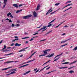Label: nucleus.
<instances>
[{"label":"nucleus","mask_w":77,"mask_h":77,"mask_svg":"<svg viewBox=\"0 0 77 77\" xmlns=\"http://www.w3.org/2000/svg\"><path fill=\"white\" fill-rule=\"evenodd\" d=\"M13 6H14V7H16L17 8H18V6L17 5V4H13Z\"/></svg>","instance_id":"nucleus-9"},{"label":"nucleus","mask_w":77,"mask_h":77,"mask_svg":"<svg viewBox=\"0 0 77 77\" xmlns=\"http://www.w3.org/2000/svg\"><path fill=\"white\" fill-rule=\"evenodd\" d=\"M34 60H30L25 63H29V62H32V61H33Z\"/></svg>","instance_id":"nucleus-20"},{"label":"nucleus","mask_w":77,"mask_h":77,"mask_svg":"<svg viewBox=\"0 0 77 77\" xmlns=\"http://www.w3.org/2000/svg\"><path fill=\"white\" fill-rule=\"evenodd\" d=\"M11 15V13H8V14H7V17H9V15Z\"/></svg>","instance_id":"nucleus-28"},{"label":"nucleus","mask_w":77,"mask_h":77,"mask_svg":"<svg viewBox=\"0 0 77 77\" xmlns=\"http://www.w3.org/2000/svg\"><path fill=\"white\" fill-rule=\"evenodd\" d=\"M36 52H34L33 54H32L31 55V56H33V55H34V54H35V53H36Z\"/></svg>","instance_id":"nucleus-36"},{"label":"nucleus","mask_w":77,"mask_h":77,"mask_svg":"<svg viewBox=\"0 0 77 77\" xmlns=\"http://www.w3.org/2000/svg\"><path fill=\"white\" fill-rule=\"evenodd\" d=\"M68 68V67L66 66V67H59V69H63L64 68Z\"/></svg>","instance_id":"nucleus-18"},{"label":"nucleus","mask_w":77,"mask_h":77,"mask_svg":"<svg viewBox=\"0 0 77 77\" xmlns=\"http://www.w3.org/2000/svg\"><path fill=\"white\" fill-rule=\"evenodd\" d=\"M68 27V26H67V25H66L64 26V27Z\"/></svg>","instance_id":"nucleus-64"},{"label":"nucleus","mask_w":77,"mask_h":77,"mask_svg":"<svg viewBox=\"0 0 77 77\" xmlns=\"http://www.w3.org/2000/svg\"><path fill=\"white\" fill-rule=\"evenodd\" d=\"M77 62V60L75 61H74L72 62L73 63H75V62Z\"/></svg>","instance_id":"nucleus-53"},{"label":"nucleus","mask_w":77,"mask_h":77,"mask_svg":"<svg viewBox=\"0 0 77 77\" xmlns=\"http://www.w3.org/2000/svg\"><path fill=\"white\" fill-rule=\"evenodd\" d=\"M23 55H20V57H23Z\"/></svg>","instance_id":"nucleus-62"},{"label":"nucleus","mask_w":77,"mask_h":77,"mask_svg":"<svg viewBox=\"0 0 77 77\" xmlns=\"http://www.w3.org/2000/svg\"><path fill=\"white\" fill-rule=\"evenodd\" d=\"M10 17H11V18H14V17H13V16H12V15H10Z\"/></svg>","instance_id":"nucleus-61"},{"label":"nucleus","mask_w":77,"mask_h":77,"mask_svg":"<svg viewBox=\"0 0 77 77\" xmlns=\"http://www.w3.org/2000/svg\"><path fill=\"white\" fill-rule=\"evenodd\" d=\"M52 26V24H50L49 25H48L47 26V27H50V26Z\"/></svg>","instance_id":"nucleus-35"},{"label":"nucleus","mask_w":77,"mask_h":77,"mask_svg":"<svg viewBox=\"0 0 77 77\" xmlns=\"http://www.w3.org/2000/svg\"><path fill=\"white\" fill-rule=\"evenodd\" d=\"M56 19H54V20H52V21H51V23H53L54 21V20H55Z\"/></svg>","instance_id":"nucleus-46"},{"label":"nucleus","mask_w":77,"mask_h":77,"mask_svg":"<svg viewBox=\"0 0 77 77\" xmlns=\"http://www.w3.org/2000/svg\"><path fill=\"white\" fill-rule=\"evenodd\" d=\"M25 63H26L25 62L23 63H22L20 64V66L23 65H24V64H25Z\"/></svg>","instance_id":"nucleus-40"},{"label":"nucleus","mask_w":77,"mask_h":77,"mask_svg":"<svg viewBox=\"0 0 77 77\" xmlns=\"http://www.w3.org/2000/svg\"><path fill=\"white\" fill-rule=\"evenodd\" d=\"M68 5H69V6H71L72 5V4L71 3V4H68Z\"/></svg>","instance_id":"nucleus-48"},{"label":"nucleus","mask_w":77,"mask_h":77,"mask_svg":"<svg viewBox=\"0 0 77 77\" xmlns=\"http://www.w3.org/2000/svg\"><path fill=\"white\" fill-rule=\"evenodd\" d=\"M13 71H17V70H16V69H13Z\"/></svg>","instance_id":"nucleus-52"},{"label":"nucleus","mask_w":77,"mask_h":77,"mask_svg":"<svg viewBox=\"0 0 77 77\" xmlns=\"http://www.w3.org/2000/svg\"><path fill=\"white\" fill-rule=\"evenodd\" d=\"M49 56V55H48V56H46V57H50Z\"/></svg>","instance_id":"nucleus-63"},{"label":"nucleus","mask_w":77,"mask_h":77,"mask_svg":"<svg viewBox=\"0 0 77 77\" xmlns=\"http://www.w3.org/2000/svg\"><path fill=\"white\" fill-rule=\"evenodd\" d=\"M37 69H38L36 68V69H34V71H36V70H37Z\"/></svg>","instance_id":"nucleus-56"},{"label":"nucleus","mask_w":77,"mask_h":77,"mask_svg":"<svg viewBox=\"0 0 77 77\" xmlns=\"http://www.w3.org/2000/svg\"><path fill=\"white\" fill-rule=\"evenodd\" d=\"M23 11V9H21L20 10H17L16 11V13H18V12H21V11Z\"/></svg>","instance_id":"nucleus-19"},{"label":"nucleus","mask_w":77,"mask_h":77,"mask_svg":"<svg viewBox=\"0 0 77 77\" xmlns=\"http://www.w3.org/2000/svg\"><path fill=\"white\" fill-rule=\"evenodd\" d=\"M11 62H14V61H8L6 62H5V63H11Z\"/></svg>","instance_id":"nucleus-14"},{"label":"nucleus","mask_w":77,"mask_h":77,"mask_svg":"<svg viewBox=\"0 0 77 77\" xmlns=\"http://www.w3.org/2000/svg\"><path fill=\"white\" fill-rule=\"evenodd\" d=\"M50 50H51V49H47V50H46V51L47 52V51H50Z\"/></svg>","instance_id":"nucleus-33"},{"label":"nucleus","mask_w":77,"mask_h":77,"mask_svg":"<svg viewBox=\"0 0 77 77\" xmlns=\"http://www.w3.org/2000/svg\"><path fill=\"white\" fill-rule=\"evenodd\" d=\"M54 54L53 53L52 54H51L50 55V54L49 55V57H53L54 56Z\"/></svg>","instance_id":"nucleus-8"},{"label":"nucleus","mask_w":77,"mask_h":77,"mask_svg":"<svg viewBox=\"0 0 77 77\" xmlns=\"http://www.w3.org/2000/svg\"><path fill=\"white\" fill-rule=\"evenodd\" d=\"M15 46H18V47H19V46H21V44H18L17 43H16L15 45Z\"/></svg>","instance_id":"nucleus-12"},{"label":"nucleus","mask_w":77,"mask_h":77,"mask_svg":"<svg viewBox=\"0 0 77 77\" xmlns=\"http://www.w3.org/2000/svg\"><path fill=\"white\" fill-rule=\"evenodd\" d=\"M9 68H11V67H8V68H4V69H2V71H5V70H7V69H9Z\"/></svg>","instance_id":"nucleus-13"},{"label":"nucleus","mask_w":77,"mask_h":77,"mask_svg":"<svg viewBox=\"0 0 77 77\" xmlns=\"http://www.w3.org/2000/svg\"><path fill=\"white\" fill-rule=\"evenodd\" d=\"M59 5V3H57L55 4V6H58Z\"/></svg>","instance_id":"nucleus-37"},{"label":"nucleus","mask_w":77,"mask_h":77,"mask_svg":"<svg viewBox=\"0 0 77 77\" xmlns=\"http://www.w3.org/2000/svg\"><path fill=\"white\" fill-rule=\"evenodd\" d=\"M39 71V69H38L37 71L35 72V73H36V72H38Z\"/></svg>","instance_id":"nucleus-59"},{"label":"nucleus","mask_w":77,"mask_h":77,"mask_svg":"<svg viewBox=\"0 0 77 77\" xmlns=\"http://www.w3.org/2000/svg\"><path fill=\"white\" fill-rule=\"evenodd\" d=\"M53 32V30H51L50 31L48 32L46 34V35H48V34H49V33H51V32Z\"/></svg>","instance_id":"nucleus-25"},{"label":"nucleus","mask_w":77,"mask_h":77,"mask_svg":"<svg viewBox=\"0 0 77 77\" xmlns=\"http://www.w3.org/2000/svg\"><path fill=\"white\" fill-rule=\"evenodd\" d=\"M69 73H71V74H72V73L74 72V71L73 70H71L69 72Z\"/></svg>","instance_id":"nucleus-21"},{"label":"nucleus","mask_w":77,"mask_h":77,"mask_svg":"<svg viewBox=\"0 0 77 77\" xmlns=\"http://www.w3.org/2000/svg\"><path fill=\"white\" fill-rule=\"evenodd\" d=\"M48 66H47L43 68L42 69H45V68H46V67H48Z\"/></svg>","instance_id":"nucleus-50"},{"label":"nucleus","mask_w":77,"mask_h":77,"mask_svg":"<svg viewBox=\"0 0 77 77\" xmlns=\"http://www.w3.org/2000/svg\"><path fill=\"white\" fill-rule=\"evenodd\" d=\"M36 37H38V36H35V37H33L31 39L29 40V41H32V40H33V39H34V38H36Z\"/></svg>","instance_id":"nucleus-22"},{"label":"nucleus","mask_w":77,"mask_h":77,"mask_svg":"<svg viewBox=\"0 0 77 77\" xmlns=\"http://www.w3.org/2000/svg\"><path fill=\"white\" fill-rule=\"evenodd\" d=\"M60 58V57H58L56 59L57 60H58V59H59V58Z\"/></svg>","instance_id":"nucleus-58"},{"label":"nucleus","mask_w":77,"mask_h":77,"mask_svg":"<svg viewBox=\"0 0 77 77\" xmlns=\"http://www.w3.org/2000/svg\"><path fill=\"white\" fill-rule=\"evenodd\" d=\"M11 26L12 27H14V26H15V25L14 24H12L11 25Z\"/></svg>","instance_id":"nucleus-45"},{"label":"nucleus","mask_w":77,"mask_h":77,"mask_svg":"<svg viewBox=\"0 0 77 77\" xmlns=\"http://www.w3.org/2000/svg\"><path fill=\"white\" fill-rule=\"evenodd\" d=\"M75 67L74 66H73L72 67H71L68 69H71V68H74Z\"/></svg>","instance_id":"nucleus-30"},{"label":"nucleus","mask_w":77,"mask_h":77,"mask_svg":"<svg viewBox=\"0 0 77 77\" xmlns=\"http://www.w3.org/2000/svg\"><path fill=\"white\" fill-rule=\"evenodd\" d=\"M46 39H45L42 40H41L40 41V42H42V41H46Z\"/></svg>","instance_id":"nucleus-43"},{"label":"nucleus","mask_w":77,"mask_h":77,"mask_svg":"<svg viewBox=\"0 0 77 77\" xmlns=\"http://www.w3.org/2000/svg\"><path fill=\"white\" fill-rule=\"evenodd\" d=\"M12 22V20L11 19L9 20V23H11Z\"/></svg>","instance_id":"nucleus-51"},{"label":"nucleus","mask_w":77,"mask_h":77,"mask_svg":"<svg viewBox=\"0 0 77 77\" xmlns=\"http://www.w3.org/2000/svg\"><path fill=\"white\" fill-rule=\"evenodd\" d=\"M14 40H15V41H18V38H15Z\"/></svg>","instance_id":"nucleus-57"},{"label":"nucleus","mask_w":77,"mask_h":77,"mask_svg":"<svg viewBox=\"0 0 77 77\" xmlns=\"http://www.w3.org/2000/svg\"><path fill=\"white\" fill-rule=\"evenodd\" d=\"M77 50V46H76L73 49V51H75V50Z\"/></svg>","instance_id":"nucleus-24"},{"label":"nucleus","mask_w":77,"mask_h":77,"mask_svg":"<svg viewBox=\"0 0 77 77\" xmlns=\"http://www.w3.org/2000/svg\"><path fill=\"white\" fill-rule=\"evenodd\" d=\"M63 54V53H62L61 54H59L58 55H57V56H61V55H62V54Z\"/></svg>","instance_id":"nucleus-32"},{"label":"nucleus","mask_w":77,"mask_h":77,"mask_svg":"<svg viewBox=\"0 0 77 77\" xmlns=\"http://www.w3.org/2000/svg\"><path fill=\"white\" fill-rule=\"evenodd\" d=\"M32 16V14H29L27 16H24L23 17L24 19H28V18H29V17H31Z\"/></svg>","instance_id":"nucleus-1"},{"label":"nucleus","mask_w":77,"mask_h":77,"mask_svg":"<svg viewBox=\"0 0 77 77\" xmlns=\"http://www.w3.org/2000/svg\"><path fill=\"white\" fill-rule=\"evenodd\" d=\"M72 8V7H70L68 9H67L66 10V11H68V10H69V9H71Z\"/></svg>","instance_id":"nucleus-31"},{"label":"nucleus","mask_w":77,"mask_h":77,"mask_svg":"<svg viewBox=\"0 0 77 77\" xmlns=\"http://www.w3.org/2000/svg\"><path fill=\"white\" fill-rule=\"evenodd\" d=\"M64 22H65V21H63V22H62L58 26H56L55 28H57L59 27V26L60 25H61V24H63V23H64Z\"/></svg>","instance_id":"nucleus-17"},{"label":"nucleus","mask_w":77,"mask_h":77,"mask_svg":"<svg viewBox=\"0 0 77 77\" xmlns=\"http://www.w3.org/2000/svg\"><path fill=\"white\" fill-rule=\"evenodd\" d=\"M16 26L17 27H18V26H20V25L19 24H17L16 25Z\"/></svg>","instance_id":"nucleus-39"},{"label":"nucleus","mask_w":77,"mask_h":77,"mask_svg":"<svg viewBox=\"0 0 77 77\" xmlns=\"http://www.w3.org/2000/svg\"><path fill=\"white\" fill-rule=\"evenodd\" d=\"M45 56V55H44V54H42V55H39V57H41V56Z\"/></svg>","instance_id":"nucleus-34"},{"label":"nucleus","mask_w":77,"mask_h":77,"mask_svg":"<svg viewBox=\"0 0 77 77\" xmlns=\"http://www.w3.org/2000/svg\"><path fill=\"white\" fill-rule=\"evenodd\" d=\"M6 46L5 45H4V48L2 49V50H4L5 49H6Z\"/></svg>","instance_id":"nucleus-23"},{"label":"nucleus","mask_w":77,"mask_h":77,"mask_svg":"<svg viewBox=\"0 0 77 77\" xmlns=\"http://www.w3.org/2000/svg\"><path fill=\"white\" fill-rule=\"evenodd\" d=\"M52 8H50V10H49L48 12L47 13L46 15H48L49 13H50V12H51L53 11V10H51Z\"/></svg>","instance_id":"nucleus-3"},{"label":"nucleus","mask_w":77,"mask_h":77,"mask_svg":"<svg viewBox=\"0 0 77 77\" xmlns=\"http://www.w3.org/2000/svg\"><path fill=\"white\" fill-rule=\"evenodd\" d=\"M54 71H55L54 70L51 72H49L47 73L46 74H50V73H51V72H54Z\"/></svg>","instance_id":"nucleus-26"},{"label":"nucleus","mask_w":77,"mask_h":77,"mask_svg":"<svg viewBox=\"0 0 77 77\" xmlns=\"http://www.w3.org/2000/svg\"><path fill=\"white\" fill-rule=\"evenodd\" d=\"M39 71V69H38L37 71L35 72V73H36V72H38Z\"/></svg>","instance_id":"nucleus-60"},{"label":"nucleus","mask_w":77,"mask_h":77,"mask_svg":"<svg viewBox=\"0 0 77 77\" xmlns=\"http://www.w3.org/2000/svg\"><path fill=\"white\" fill-rule=\"evenodd\" d=\"M44 52V54L43 55H45V56L46 54H47V52L46 51V50L43 51Z\"/></svg>","instance_id":"nucleus-10"},{"label":"nucleus","mask_w":77,"mask_h":77,"mask_svg":"<svg viewBox=\"0 0 77 77\" xmlns=\"http://www.w3.org/2000/svg\"><path fill=\"white\" fill-rule=\"evenodd\" d=\"M47 26H43V28H41L39 30H38V32H39L41 30H42V29H45L46 27H47Z\"/></svg>","instance_id":"nucleus-6"},{"label":"nucleus","mask_w":77,"mask_h":77,"mask_svg":"<svg viewBox=\"0 0 77 77\" xmlns=\"http://www.w3.org/2000/svg\"><path fill=\"white\" fill-rule=\"evenodd\" d=\"M30 72V71H29L27 72H26L23 73V75H26V74H29V73Z\"/></svg>","instance_id":"nucleus-5"},{"label":"nucleus","mask_w":77,"mask_h":77,"mask_svg":"<svg viewBox=\"0 0 77 77\" xmlns=\"http://www.w3.org/2000/svg\"><path fill=\"white\" fill-rule=\"evenodd\" d=\"M68 63H69V62H66L65 63V64H68Z\"/></svg>","instance_id":"nucleus-47"},{"label":"nucleus","mask_w":77,"mask_h":77,"mask_svg":"<svg viewBox=\"0 0 77 77\" xmlns=\"http://www.w3.org/2000/svg\"><path fill=\"white\" fill-rule=\"evenodd\" d=\"M39 33H38V32H37V33H35V34H33V35H37V34H38Z\"/></svg>","instance_id":"nucleus-38"},{"label":"nucleus","mask_w":77,"mask_h":77,"mask_svg":"<svg viewBox=\"0 0 77 77\" xmlns=\"http://www.w3.org/2000/svg\"><path fill=\"white\" fill-rule=\"evenodd\" d=\"M14 73H15V72H14L13 71L11 72L9 74H7L6 75H10V74H14Z\"/></svg>","instance_id":"nucleus-15"},{"label":"nucleus","mask_w":77,"mask_h":77,"mask_svg":"<svg viewBox=\"0 0 77 77\" xmlns=\"http://www.w3.org/2000/svg\"><path fill=\"white\" fill-rule=\"evenodd\" d=\"M68 45V44L67 43L66 44L61 45V47H64V46H65V45Z\"/></svg>","instance_id":"nucleus-29"},{"label":"nucleus","mask_w":77,"mask_h":77,"mask_svg":"<svg viewBox=\"0 0 77 77\" xmlns=\"http://www.w3.org/2000/svg\"><path fill=\"white\" fill-rule=\"evenodd\" d=\"M56 12V11H54V12L51 13L50 14H54V13H55V12Z\"/></svg>","instance_id":"nucleus-49"},{"label":"nucleus","mask_w":77,"mask_h":77,"mask_svg":"<svg viewBox=\"0 0 77 77\" xmlns=\"http://www.w3.org/2000/svg\"><path fill=\"white\" fill-rule=\"evenodd\" d=\"M13 53H11L10 54H7V56H9V55H11V54H13Z\"/></svg>","instance_id":"nucleus-42"},{"label":"nucleus","mask_w":77,"mask_h":77,"mask_svg":"<svg viewBox=\"0 0 77 77\" xmlns=\"http://www.w3.org/2000/svg\"><path fill=\"white\" fill-rule=\"evenodd\" d=\"M15 45V44L12 43V44L11 45V46H13V45Z\"/></svg>","instance_id":"nucleus-41"},{"label":"nucleus","mask_w":77,"mask_h":77,"mask_svg":"<svg viewBox=\"0 0 77 77\" xmlns=\"http://www.w3.org/2000/svg\"><path fill=\"white\" fill-rule=\"evenodd\" d=\"M8 2V0H4V3H3L5 4V5L3 6V7L5 8V6H6V2Z\"/></svg>","instance_id":"nucleus-4"},{"label":"nucleus","mask_w":77,"mask_h":77,"mask_svg":"<svg viewBox=\"0 0 77 77\" xmlns=\"http://www.w3.org/2000/svg\"><path fill=\"white\" fill-rule=\"evenodd\" d=\"M10 51L9 50H7V49H5V52L6 51Z\"/></svg>","instance_id":"nucleus-55"},{"label":"nucleus","mask_w":77,"mask_h":77,"mask_svg":"<svg viewBox=\"0 0 77 77\" xmlns=\"http://www.w3.org/2000/svg\"><path fill=\"white\" fill-rule=\"evenodd\" d=\"M50 68V67H49L46 68V70H48V69H49Z\"/></svg>","instance_id":"nucleus-44"},{"label":"nucleus","mask_w":77,"mask_h":77,"mask_svg":"<svg viewBox=\"0 0 77 77\" xmlns=\"http://www.w3.org/2000/svg\"><path fill=\"white\" fill-rule=\"evenodd\" d=\"M25 49L26 48L22 49V50L19 51L18 52L19 53H20V52H21V51H26V50H25Z\"/></svg>","instance_id":"nucleus-16"},{"label":"nucleus","mask_w":77,"mask_h":77,"mask_svg":"<svg viewBox=\"0 0 77 77\" xmlns=\"http://www.w3.org/2000/svg\"><path fill=\"white\" fill-rule=\"evenodd\" d=\"M66 42V40H65V41H63L62 42H61V43L63 44V43H65V42Z\"/></svg>","instance_id":"nucleus-27"},{"label":"nucleus","mask_w":77,"mask_h":77,"mask_svg":"<svg viewBox=\"0 0 77 77\" xmlns=\"http://www.w3.org/2000/svg\"><path fill=\"white\" fill-rule=\"evenodd\" d=\"M33 15L34 17H38V14L36 13V12L34 11L33 13Z\"/></svg>","instance_id":"nucleus-2"},{"label":"nucleus","mask_w":77,"mask_h":77,"mask_svg":"<svg viewBox=\"0 0 77 77\" xmlns=\"http://www.w3.org/2000/svg\"><path fill=\"white\" fill-rule=\"evenodd\" d=\"M23 6V5H19V7H21V6Z\"/></svg>","instance_id":"nucleus-54"},{"label":"nucleus","mask_w":77,"mask_h":77,"mask_svg":"<svg viewBox=\"0 0 77 77\" xmlns=\"http://www.w3.org/2000/svg\"><path fill=\"white\" fill-rule=\"evenodd\" d=\"M39 9H40V5L39 4H38L37 5V8H36V11H38Z\"/></svg>","instance_id":"nucleus-7"},{"label":"nucleus","mask_w":77,"mask_h":77,"mask_svg":"<svg viewBox=\"0 0 77 77\" xmlns=\"http://www.w3.org/2000/svg\"><path fill=\"white\" fill-rule=\"evenodd\" d=\"M29 64H27L25 65H24L23 66H21L20 67H19V68H23V67H24V66H27V65H29Z\"/></svg>","instance_id":"nucleus-11"}]
</instances>
